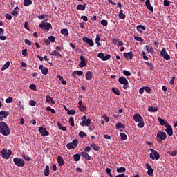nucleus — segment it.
Instances as JSON below:
<instances>
[{
    "label": "nucleus",
    "mask_w": 177,
    "mask_h": 177,
    "mask_svg": "<svg viewBox=\"0 0 177 177\" xmlns=\"http://www.w3.org/2000/svg\"><path fill=\"white\" fill-rule=\"evenodd\" d=\"M0 133L4 136H8L10 134V129L5 122H0Z\"/></svg>",
    "instance_id": "obj_1"
},
{
    "label": "nucleus",
    "mask_w": 177,
    "mask_h": 177,
    "mask_svg": "<svg viewBox=\"0 0 177 177\" xmlns=\"http://www.w3.org/2000/svg\"><path fill=\"white\" fill-rule=\"evenodd\" d=\"M133 120L136 122H138V127L139 128H143V127H145V121L143 120V118L140 115V114H134Z\"/></svg>",
    "instance_id": "obj_2"
},
{
    "label": "nucleus",
    "mask_w": 177,
    "mask_h": 177,
    "mask_svg": "<svg viewBox=\"0 0 177 177\" xmlns=\"http://www.w3.org/2000/svg\"><path fill=\"white\" fill-rule=\"evenodd\" d=\"M0 154L2 158H5L6 160H9L10 158V156L12 154V150L8 149V151L5 149H3L0 152Z\"/></svg>",
    "instance_id": "obj_3"
},
{
    "label": "nucleus",
    "mask_w": 177,
    "mask_h": 177,
    "mask_svg": "<svg viewBox=\"0 0 177 177\" xmlns=\"http://www.w3.org/2000/svg\"><path fill=\"white\" fill-rule=\"evenodd\" d=\"M39 28H41V30L49 31V30L52 28V24L48 22H45V21H42V22L39 25Z\"/></svg>",
    "instance_id": "obj_4"
},
{
    "label": "nucleus",
    "mask_w": 177,
    "mask_h": 177,
    "mask_svg": "<svg viewBox=\"0 0 177 177\" xmlns=\"http://www.w3.org/2000/svg\"><path fill=\"white\" fill-rule=\"evenodd\" d=\"M13 162L15 164L17 167H19L20 168L24 167L26 165V162L23 160L21 158H13Z\"/></svg>",
    "instance_id": "obj_5"
},
{
    "label": "nucleus",
    "mask_w": 177,
    "mask_h": 177,
    "mask_svg": "<svg viewBox=\"0 0 177 177\" xmlns=\"http://www.w3.org/2000/svg\"><path fill=\"white\" fill-rule=\"evenodd\" d=\"M118 81L120 84H121V85H123V89H128V85L129 82H128V80H127V78H125L124 77H119Z\"/></svg>",
    "instance_id": "obj_6"
},
{
    "label": "nucleus",
    "mask_w": 177,
    "mask_h": 177,
    "mask_svg": "<svg viewBox=\"0 0 177 177\" xmlns=\"http://www.w3.org/2000/svg\"><path fill=\"white\" fill-rule=\"evenodd\" d=\"M150 151L151 153L149 154V157L151 160H160V153L157 151L151 149Z\"/></svg>",
    "instance_id": "obj_7"
},
{
    "label": "nucleus",
    "mask_w": 177,
    "mask_h": 177,
    "mask_svg": "<svg viewBox=\"0 0 177 177\" xmlns=\"http://www.w3.org/2000/svg\"><path fill=\"white\" fill-rule=\"evenodd\" d=\"M78 146V140L75 139L72 142H69L66 144V147L68 150H73V149H75Z\"/></svg>",
    "instance_id": "obj_8"
},
{
    "label": "nucleus",
    "mask_w": 177,
    "mask_h": 177,
    "mask_svg": "<svg viewBox=\"0 0 177 177\" xmlns=\"http://www.w3.org/2000/svg\"><path fill=\"white\" fill-rule=\"evenodd\" d=\"M156 138L159 142H161V140H165V139H167V133L162 131H159L157 133Z\"/></svg>",
    "instance_id": "obj_9"
},
{
    "label": "nucleus",
    "mask_w": 177,
    "mask_h": 177,
    "mask_svg": "<svg viewBox=\"0 0 177 177\" xmlns=\"http://www.w3.org/2000/svg\"><path fill=\"white\" fill-rule=\"evenodd\" d=\"M160 56L165 59V60H170L171 56L168 55V53L167 52V50L165 48H162L160 51Z\"/></svg>",
    "instance_id": "obj_10"
},
{
    "label": "nucleus",
    "mask_w": 177,
    "mask_h": 177,
    "mask_svg": "<svg viewBox=\"0 0 177 177\" xmlns=\"http://www.w3.org/2000/svg\"><path fill=\"white\" fill-rule=\"evenodd\" d=\"M39 132H40L41 136H48L49 135V131L46 130V128L42 127H39Z\"/></svg>",
    "instance_id": "obj_11"
},
{
    "label": "nucleus",
    "mask_w": 177,
    "mask_h": 177,
    "mask_svg": "<svg viewBox=\"0 0 177 177\" xmlns=\"http://www.w3.org/2000/svg\"><path fill=\"white\" fill-rule=\"evenodd\" d=\"M83 41L88 44V45H89V46H93V45H95V43L93 42V40H92V39H90L87 37H83Z\"/></svg>",
    "instance_id": "obj_12"
},
{
    "label": "nucleus",
    "mask_w": 177,
    "mask_h": 177,
    "mask_svg": "<svg viewBox=\"0 0 177 177\" xmlns=\"http://www.w3.org/2000/svg\"><path fill=\"white\" fill-rule=\"evenodd\" d=\"M165 128H166L165 132H167V135H169V136H172V135H174V131L172 130V127H171L169 124H167Z\"/></svg>",
    "instance_id": "obj_13"
},
{
    "label": "nucleus",
    "mask_w": 177,
    "mask_h": 177,
    "mask_svg": "<svg viewBox=\"0 0 177 177\" xmlns=\"http://www.w3.org/2000/svg\"><path fill=\"white\" fill-rule=\"evenodd\" d=\"M123 56H124L125 59L127 60H132L133 59V54L132 51H130L129 53H124Z\"/></svg>",
    "instance_id": "obj_14"
},
{
    "label": "nucleus",
    "mask_w": 177,
    "mask_h": 177,
    "mask_svg": "<svg viewBox=\"0 0 177 177\" xmlns=\"http://www.w3.org/2000/svg\"><path fill=\"white\" fill-rule=\"evenodd\" d=\"M80 62L79 64V67L80 68L85 67L86 66V64L85 62V57H84V55H81L80 57Z\"/></svg>",
    "instance_id": "obj_15"
},
{
    "label": "nucleus",
    "mask_w": 177,
    "mask_h": 177,
    "mask_svg": "<svg viewBox=\"0 0 177 177\" xmlns=\"http://www.w3.org/2000/svg\"><path fill=\"white\" fill-rule=\"evenodd\" d=\"M39 70H41L43 75H46L49 73V69H48V68L44 67V65H40L39 66Z\"/></svg>",
    "instance_id": "obj_16"
},
{
    "label": "nucleus",
    "mask_w": 177,
    "mask_h": 177,
    "mask_svg": "<svg viewBox=\"0 0 177 177\" xmlns=\"http://www.w3.org/2000/svg\"><path fill=\"white\" fill-rule=\"evenodd\" d=\"M145 5L148 10H149L151 12H154V8H153V6L150 4V0H146Z\"/></svg>",
    "instance_id": "obj_17"
},
{
    "label": "nucleus",
    "mask_w": 177,
    "mask_h": 177,
    "mask_svg": "<svg viewBox=\"0 0 177 177\" xmlns=\"http://www.w3.org/2000/svg\"><path fill=\"white\" fill-rule=\"evenodd\" d=\"M82 127H89L91 125V119H87L86 120H82L80 123Z\"/></svg>",
    "instance_id": "obj_18"
},
{
    "label": "nucleus",
    "mask_w": 177,
    "mask_h": 177,
    "mask_svg": "<svg viewBox=\"0 0 177 177\" xmlns=\"http://www.w3.org/2000/svg\"><path fill=\"white\" fill-rule=\"evenodd\" d=\"M158 121L160 122V125L166 127L167 124H169L168 122H167L165 120L161 118V117L158 118Z\"/></svg>",
    "instance_id": "obj_19"
},
{
    "label": "nucleus",
    "mask_w": 177,
    "mask_h": 177,
    "mask_svg": "<svg viewBox=\"0 0 177 177\" xmlns=\"http://www.w3.org/2000/svg\"><path fill=\"white\" fill-rule=\"evenodd\" d=\"M146 167L148 169V175H149V176H151L153 175V172H154V170H153V168H151V166L149 163H147Z\"/></svg>",
    "instance_id": "obj_20"
},
{
    "label": "nucleus",
    "mask_w": 177,
    "mask_h": 177,
    "mask_svg": "<svg viewBox=\"0 0 177 177\" xmlns=\"http://www.w3.org/2000/svg\"><path fill=\"white\" fill-rule=\"evenodd\" d=\"M80 156H82V157H83L84 158H85V160H89L92 158V156H89V154H88V153L83 151L80 153Z\"/></svg>",
    "instance_id": "obj_21"
},
{
    "label": "nucleus",
    "mask_w": 177,
    "mask_h": 177,
    "mask_svg": "<svg viewBox=\"0 0 177 177\" xmlns=\"http://www.w3.org/2000/svg\"><path fill=\"white\" fill-rule=\"evenodd\" d=\"M46 103H51L52 105L55 104V101L53 100V98H52L50 95H47L46 97Z\"/></svg>",
    "instance_id": "obj_22"
},
{
    "label": "nucleus",
    "mask_w": 177,
    "mask_h": 177,
    "mask_svg": "<svg viewBox=\"0 0 177 177\" xmlns=\"http://www.w3.org/2000/svg\"><path fill=\"white\" fill-rule=\"evenodd\" d=\"M57 162L59 167H62V165H64V160L63 158L60 156H57Z\"/></svg>",
    "instance_id": "obj_23"
},
{
    "label": "nucleus",
    "mask_w": 177,
    "mask_h": 177,
    "mask_svg": "<svg viewBox=\"0 0 177 177\" xmlns=\"http://www.w3.org/2000/svg\"><path fill=\"white\" fill-rule=\"evenodd\" d=\"M137 28V31H138V32H140V34H142V32H143V31L142 30H146V27H145V26L143 25H138L136 26Z\"/></svg>",
    "instance_id": "obj_24"
},
{
    "label": "nucleus",
    "mask_w": 177,
    "mask_h": 177,
    "mask_svg": "<svg viewBox=\"0 0 177 177\" xmlns=\"http://www.w3.org/2000/svg\"><path fill=\"white\" fill-rule=\"evenodd\" d=\"M85 8H86V4L84 3V5L78 4L76 7V9L77 10H85Z\"/></svg>",
    "instance_id": "obj_25"
},
{
    "label": "nucleus",
    "mask_w": 177,
    "mask_h": 177,
    "mask_svg": "<svg viewBox=\"0 0 177 177\" xmlns=\"http://www.w3.org/2000/svg\"><path fill=\"white\" fill-rule=\"evenodd\" d=\"M148 111H149L151 113H156V111H158V107L149 106L148 108Z\"/></svg>",
    "instance_id": "obj_26"
},
{
    "label": "nucleus",
    "mask_w": 177,
    "mask_h": 177,
    "mask_svg": "<svg viewBox=\"0 0 177 177\" xmlns=\"http://www.w3.org/2000/svg\"><path fill=\"white\" fill-rule=\"evenodd\" d=\"M119 19H121L122 20H124L127 17V15L124 14V10H121L118 15Z\"/></svg>",
    "instance_id": "obj_27"
},
{
    "label": "nucleus",
    "mask_w": 177,
    "mask_h": 177,
    "mask_svg": "<svg viewBox=\"0 0 177 177\" xmlns=\"http://www.w3.org/2000/svg\"><path fill=\"white\" fill-rule=\"evenodd\" d=\"M93 73L91 71H88L86 73V78L87 80H92V78H93Z\"/></svg>",
    "instance_id": "obj_28"
},
{
    "label": "nucleus",
    "mask_w": 177,
    "mask_h": 177,
    "mask_svg": "<svg viewBox=\"0 0 177 177\" xmlns=\"http://www.w3.org/2000/svg\"><path fill=\"white\" fill-rule=\"evenodd\" d=\"M61 34H62L64 37H67L68 35V30L67 28L62 29Z\"/></svg>",
    "instance_id": "obj_29"
},
{
    "label": "nucleus",
    "mask_w": 177,
    "mask_h": 177,
    "mask_svg": "<svg viewBox=\"0 0 177 177\" xmlns=\"http://www.w3.org/2000/svg\"><path fill=\"white\" fill-rule=\"evenodd\" d=\"M30 5H32V0H24V6H30Z\"/></svg>",
    "instance_id": "obj_30"
},
{
    "label": "nucleus",
    "mask_w": 177,
    "mask_h": 177,
    "mask_svg": "<svg viewBox=\"0 0 177 177\" xmlns=\"http://www.w3.org/2000/svg\"><path fill=\"white\" fill-rule=\"evenodd\" d=\"M51 56H59L62 57V54H60L57 50H53L50 54Z\"/></svg>",
    "instance_id": "obj_31"
},
{
    "label": "nucleus",
    "mask_w": 177,
    "mask_h": 177,
    "mask_svg": "<svg viewBox=\"0 0 177 177\" xmlns=\"http://www.w3.org/2000/svg\"><path fill=\"white\" fill-rule=\"evenodd\" d=\"M9 66H10V62L8 61L1 68V71H3V70H6L7 68H9Z\"/></svg>",
    "instance_id": "obj_32"
},
{
    "label": "nucleus",
    "mask_w": 177,
    "mask_h": 177,
    "mask_svg": "<svg viewBox=\"0 0 177 177\" xmlns=\"http://www.w3.org/2000/svg\"><path fill=\"white\" fill-rule=\"evenodd\" d=\"M90 146L93 149V150H95V151H99V150H100V148L99 146L96 145V144H91Z\"/></svg>",
    "instance_id": "obj_33"
},
{
    "label": "nucleus",
    "mask_w": 177,
    "mask_h": 177,
    "mask_svg": "<svg viewBox=\"0 0 177 177\" xmlns=\"http://www.w3.org/2000/svg\"><path fill=\"white\" fill-rule=\"evenodd\" d=\"M0 115H3L4 118H6L9 115V112L5 111H0Z\"/></svg>",
    "instance_id": "obj_34"
},
{
    "label": "nucleus",
    "mask_w": 177,
    "mask_h": 177,
    "mask_svg": "<svg viewBox=\"0 0 177 177\" xmlns=\"http://www.w3.org/2000/svg\"><path fill=\"white\" fill-rule=\"evenodd\" d=\"M146 49L148 53H151V55H153V52H154L153 47H151L150 46H146Z\"/></svg>",
    "instance_id": "obj_35"
},
{
    "label": "nucleus",
    "mask_w": 177,
    "mask_h": 177,
    "mask_svg": "<svg viewBox=\"0 0 177 177\" xmlns=\"http://www.w3.org/2000/svg\"><path fill=\"white\" fill-rule=\"evenodd\" d=\"M100 41V37L99 36V35H97L95 38V44L97 45V46H101L102 45Z\"/></svg>",
    "instance_id": "obj_36"
},
{
    "label": "nucleus",
    "mask_w": 177,
    "mask_h": 177,
    "mask_svg": "<svg viewBox=\"0 0 177 177\" xmlns=\"http://www.w3.org/2000/svg\"><path fill=\"white\" fill-rule=\"evenodd\" d=\"M57 125L58 128L61 129V131H67V128L66 127H63V125H62V123L57 122Z\"/></svg>",
    "instance_id": "obj_37"
},
{
    "label": "nucleus",
    "mask_w": 177,
    "mask_h": 177,
    "mask_svg": "<svg viewBox=\"0 0 177 177\" xmlns=\"http://www.w3.org/2000/svg\"><path fill=\"white\" fill-rule=\"evenodd\" d=\"M120 136L122 140H127V139H128V136L125 133H120Z\"/></svg>",
    "instance_id": "obj_38"
},
{
    "label": "nucleus",
    "mask_w": 177,
    "mask_h": 177,
    "mask_svg": "<svg viewBox=\"0 0 177 177\" xmlns=\"http://www.w3.org/2000/svg\"><path fill=\"white\" fill-rule=\"evenodd\" d=\"M45 176H49V165H46L44 169Z\"/></svg>",
    "instance_id": "obj_39"
},
{
    "label": "nucleus",
    "mask_w": 177,
    "mask_h": 177,
    "mask_svg": "<svg viewBox=\"0 0 177 177\" xmlns=\"http://www.w3.org/2000/svg\"><path fill=\"white\" fill-rule=\"evenodd\" d=\"M167 153L169 154V156H171L172 157H175V156L177 155L176 150L173 151H168Z\"/></svg>",
    "instance_id": "obj_40"
},
{
    "label": "nucleus",
    "mask_w": 177,
    "mask_h": 177,
    "mask_svg": "<svg viewBox=\"0 0 177 177\" xmlns=\"http://www.w3.org/2000/svg\"><path fill=\"white\" fill-rule=\"evenodd\" d=\"M147 66L149 67V70H154V65H153V63H149L147 62H145Z\"/></svg>",
    "instance_id": "obj_41"
},
{
    "label": "nucleus",
    "mask_w": 177,
    "mask_h": 177,
    "mask_svg": "<svg viewBox=\"0 0 177 177\" xmlns=\"http://www.w3.org/2000/svg\"><path fill=\"white\" fill-rule=\"evenodd\" d=\"M116 128L118 129H121V128L124 129L125 128V125L122 124L121 122H118L116 124Z\"/></svg>",
    "instance_id": "obj_42"
},
{
    "label": "nucleus",
    "mask_w": 177,
    "mask_h": 177,
    "mask_svg": "<svg viewBox=\"0 0 177 177\" xmlns=\"http://www.w3.org/2000/svg\"><path fill=\"white\" fill-rule=\"evenodd\" d=\"M74 161H80V158H81V155L80 154H74L73 155Z\"/></svg>",
    "instance_id": "obj_43"
},
{
    "label": "nucleus",
    "mask_w": 177,
    "mask_h": 177,
    "mask_svg": "<svg viewBox=\"0 0 177 177\" xmlns=\"http://www.w3.org/2000/svg\"><path fill=\"white\" fill-rule=\"evenodd\" d=\"M112 92L113 93H114L115 95H117L118 96H120V95H121V93H120V90L118 89H115V88H112Z\"/></svg>",
    "instance_id": "obj_44"
},
{
    "label": "nucleus",
    "mask_w": 177,
    "mask_h": 177,
    "mask_svg": "<svg viewBox=\"0 0 177 177\" xmlns=\"http://www.w3.org/2000/svg\"><path fill=\"white\" fill-rule=\"evenodd\" d=\"M125 171H127V169L124 167H121L117 169V172H118L119 174L121 172H125Z\"/></svg>",
    "instance_id": "obj_45"
},
{
    "label": "nucleus",
    "mask_w": 177,
    "mask_h": 177,
    "mask_svg": "<svg viewBox=\"0 0 177 177\" xmlns=\"http://www.w3.org/2000/svg\"><path fill=\"white\" fill-rule=\"evenodd\" d=\"M110 57H111V55L110 54L104 55V58L102 59V60H103V62H106L107 60H109Z\"/></svg>",
    "instance_id": "obj_46"
},
{
    "label": "nucleus",
    "mask_w": 177,
    "mask_h": 177,
    "mask_svg": "<svg viewBox=\"0 0 177 177\" xmlns=\"http://www.w3.org/2000/svg\"><path fill=\"white\" fill-rule=\"evenodd\" d=\"M123 74H124V75H126V77H131V75L130 71H128L126 70L123 71Z\"/></svg>",
    "instance_id": "obj_47"
},
{
    "label": "nucleus",
    "mask_w": 177,
    "mask_h": 177,
    "mask_svg": "<svg viewBox=\"0 0 177 177\" xmlns=\"http://www.w3.org/2000/svg\"><path fill=\"white\" fill-rule=\"evenodd\" d=\"M134 39L136 41H138V42H143L144 41L143 38H142L141 37H137V36L134 37Z\"/></svg>",
    "instance_id": "obj_48"
},
{
    "label": "nucleus",
    "mask_w": 177,
    "mask_h": 177,
    "mask_svg": "<svg viewBox=\"0 0 177 177\" xmlns=\"http://www.w3.org/2000/svg\"><path fill=\"white\" fill-rule=\"evenodd\" d=\"M69 122L71 123V127H74V118L73 116L69 118Z\"/></svg>",
    "instance_id": "obj_49"
},
{
    "label": "nucleus",
    "mask_w": 177,
    "mask_h": 177,
    "mask_svg": "<svg viewBox=\"0 0 177 177\" xmlns=\"http://www.w3.org/2000/svg\"><path fill=\"white\" fill-rule=\"evenodd\" d=\"M23 158H24V160H26V161H30V160H31V158H30V156H28V155H26L25 153H24L22 155Z\"/></svg>",
    "instance_id": "obj_50"
},
{
    "label": "nucleus",
    "mask_w": 177,
    "mask_h": 177,
    "mask_svg": "<svg viewBox=\"0 0 177 177\" xmlns=\"http://www.w3.org/2000/svg\"><path fill=\"white\" fill-rule=\"evenodd\" d=\"M47 111H50L52 114H55L56 111H55V109L50 108V106H48L46 109Z\"/></svg>",
    "instance_id": "obj_51"
},
{
    "label": "nucleus",
    "mask_w": 177,
    "mask_h": 177,
    "mask_svg": "<svg viewBox=\"0 0 177 177\" xmlns=\"http://www.w3.org/2000/svg\"><path fill=\"white\" fill-rule=\"evenodd\" d=\"M101 24H102V26H104V27H106L109 24V23L107 22V20L102 19L101 21Z\"/></svg>",
    "instance_id": "obj_52"
},
{
    "label": "nucleus",
    "mask_w": 177,
    "mask_h": 177,
    "mask_svg": "<svg viewBox=\"0 0 177 177\" xmlns=\"http://www.w3.org/2000/svg\"><path fill=\"white\" fill-rule=\"evenodd\" d=\"M97 57H99V59H101V60H103V59L104 58V53H99L97 54Z\"/></svg>",
    "instance_id": "obj_53"
},
{
    "label": "nucleus",
    "mask_w": 177,
    "mask_h": 177,
    "mask_svg": "<svg viewBox=\"0 0 177 177\" xmlns=\"http://www.w3.org/2000/svg\"><path fill=\"white\" fill-rule=\"evenodd\" d=\"M80 111L84 112L85 110H86V106L84 105H81L79 106Z\"/></svg>",
    "instance_id": "obj_54"
},
{
    "label": "nucleus",
    "mask_w": 177,
    "mask_h": 177,
    "mask_svg": "<svg viewBox=\"0 0 177 177\" xmlns=\"http://www.w3.org/2000/svg\"><path fill=\"white\" fill-rule=\"evenodd\" d=\"M13 102V97H9L6 99V103H12Z\"/></svg>",
    "instance_id": "obj_55"
},
{
    "label": "nucleus",
    "mask_w": 177,
    "mask_h": 177,
    "mask_svg": "<svg viewBox=\"0 0 177 177\" xmlns=\"http://www.w3.org/2000/svg\"><path fill=\"white\" fill-rule=\"evenodd\" d=\"M144 89L147 93H151V88H150V87L145 86Z\"/></svg>",
    "instance_id": "obj_56"
},
{
    "label": "nucleus",
    "mask_w": 177,
    "mask_h": 177,
    "mask_svg": "<svg viewBox=\"0 0 177 177\" xmlns=\"http://www.w3.org/2000/svg\"><path fill=\"white\" fill-rule=\"evenodd\" d=\"M79 136H80V138H85L87 135L84 131H80L79 132Z\"/></svg>",
    "instance_id": "obj_57"
},
{
    "label": "nucleus",
    "mask_w": 177,
    "mask_h": 177,
    "mask_svg": "<svg viewBox=\"0 0 177 177\" xmlns=\"http://www.w3.org/2000/svg\"><path fill=\"white\" fill-rule=\"evenodd\" d=\"M106 174H108L109 176L113 177V174H111V169L110 168L106 169Z\"/></svg>",
    "instance_id": "obj_58"
},
{
    "label": "nucleus",
    "mask_w": 177,
    "mask_h": 177,
    "mask_svg": "<svg viewBox=\"0 0 177 177\" xmlns=\"http://www.w3.org/2000/svg\"><path fill=\"white\" fill-rule=\"evenodd\" d=\"M29 88L32 89V91H37V86L35 84H30Z\"/></svg>",
    "instance_id": "obj_59"
},
{
    "label": "nucleus",
    "mask_w": 177,
    "mask_h": 177,
    "mask_svg": "<svg viewBox=\"0 0 177 177\" xmlns=\"http://www.w3.org/2000/svg\"><path fill=\"white\" fill-rule=\"evenodd\" d=\"M171 5V1L169 0H164V6H169Z\"/></svg>",
    "instance_id": "obj_60"
},
{
    "label": "nucleus",
    "mask_w": 177,
    "mask_h": 177,
    "mask_svg": "<svg viewBox=\"0 0 177 177\" xmlns=\"http://www.w3.org/2000/svg\"><path fill=\"white\" fill-rule=\"evenodd\" d=\"M68 114H69L70 115H74V114H75V110L71 109L68 111Z\"/></svg>",
    "instance_id": "obj_61"
},
{
    "label": "nucleus",
    "mask_w": 177,
    "mask_h": 177,
    "mask_svg": "<svg viewBox=\"0 0 177 177\" xmlns=\"http://www.w3.org/2000/svg\"><path fill=\"white\" fill-rule=\"evenodd\" d=\"M48 40H50V42H55V41H56V38L55 36H50L48 37Z\"/></svg>",
    "instance_id": "obj_62"
},
{
    "label": "nucleus",
    "mask_w": 177,
    "mask_h": 177,
    "mask_svg": "<svg viewBox=\"0 0 177 177\" xmlns=\"http://www.w3.org/2000/svg\"><path fill=\"white\" fill-rule=\"evenodd\" d=\"M102 118L106 121V122H109V121H110V118H108L107 115H103Z\"/></svg>",
    "instance_id": "obj_63"
},
{
    "label": "nucleus",
    "mask_w": 177,
    "mask_h": 177,
    "mask_svg": "<svg viewBox=\"0 0 177 177\" xmlns=\"http://www.w3.org/2000/svg\"><path fill=\"white\" fill-rule=\"evenodd\" d=\"M6 19H7L8 20H12V15L8 13L6 15Z\"/></svg>",
    "instance_id": "obj_64"
}]
</instances>
